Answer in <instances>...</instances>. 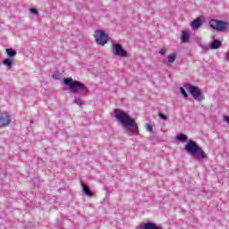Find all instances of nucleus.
Segmentation results:
<instances>
[{"label": "nucleus", "mask_w": 229, "mask_h": 229, "mask_svg": "<svg viewBox=\"0 0 229 229\" xmlns=\"http://www.w3.org/2000/svg\"><path fill=\"white\" fill-rule=\"evenodd\" d=\"M115 117L123 127L129 131V135H139V126L133 118L130 117L125 113H118L115 114Z\"/></svg>", "instance_id": "1"}, {"label": "nucleus", "mask_w": 229, "mask_h": 229, "mask_svg": "<svg viewBox=\"0 0 229 229\" xmlns=\"http://www.w3.org/2000/svg\"><path fill=\"white\" fill-rule=\"evenodd\" d=\"M184 149L187 151V153H189V155L196 158L198 162L207 160V154L203 148H201V147H199L198 143L192 140H189L188 143L184 147Z\"/></svg>", "instance_id": "2"}, {"label": "nucleus", "mask_w": 229, "mask_h": 229, "mask_svg": "<svg viewBox=\"0 0 229 229\" xmlns=\"http://www.w3.org/2000/svg\"><path fill=\"white\" fill-rule=\"evenodd\" d=\"M64 84L66 85V87H69L74 94H78V92L81 94V96L89 94V89L85 84L78 81H73L71 77L64 79Z\"/></svg>", "instance_id": "3"}, {"label": "nucleus", "mask_w": 229, "mask_h": 229, "mask_svg": "<svg viewBox=\"0 0 229 229\" xmlns=\"http://www.w3.org/2000/svg\"><path fill=\"white\" fill-rule=\"evenodd\" d=\"M184 89L190 92L195 101H202L203 95L201 94V89L191 84H184Z\"/></svg>", "instance_id": "4"}, {"label": "nucleus", "mask_w": 229, "mask_h": 229, "mask_svg": "<svg viewBox=\"0 0 229 229\" xmlns=\"http://www.w3.org/2000/svg\"><path fill=\"white\" fill-rule=\"evenodd\" d=\"M209 25L213 30L216 31H226L229 27V23L221 20H211Z\"/></svg>", "instance_id": "5"}, {"label": "nucleus", "mask_w": 229, "mask_h": 229, "mask_svg": "<svg viewBox=\"0 0 229 229\" xmlns=\"http://www.w3.org/2000/svg\"><path fill=\"white\" fill-rule=\"evenodd\" d=\"M112 53L114 56H121L122 58H128V52L123 48L121 44H113Z\"/></svg>", "instance_id": "6"}, {"label": "nucleus", "mask_w": 229, "mask_h": 229, "mask_svg": "<svg viewBox=\"0 0 229 229\" xmlns=\"http://www.w3.org/2000/svg\"><path fill=\"white\" fill-rule=\"evenodd\" d=\"M94 37L99 46H105L108 42V36L103 30H96Z\"/></svg>", "instance_id": "7"}, {"label": "nucleus", "mask_w": 229, "mask_h": 229, "mask_svg": "<svg viewBox=\"0 0 229 229\" xmlns=\"http://www.w3.org/2000/svg\"><path fill=\"white\" fill-rule=\"evenodd\" d=\"M12 123V117L8 113H0V128H4L10 125Z\"/></svg>", "instance_id": "8"}, {"label": "nucleus", "mask_w": 229, "mask_h": 229, "mask_svg": "<svg viewBox=\"0 0 229 229\" xmlns=\"http://www.w3.org/2000/svg\"><path fill=\"white\" fill-rule=\"evenodd\" d=\"M203 26V20L201 18H197L193 20L191 23L192 30H198V28Z\"/></svg>", "instance_id": "9"}, {"label": "nucleus", "mask_w": 229, "mask_h": 229, "mask_svg": "<svg viewBox=\"0 0 229 229\" xmlns=\"http://www.w3.org/2000/svg\"><path fill=\"white\" fill-rule=\"evenodd\" d=\"M140 229H163L161 226L157 225L155 223H146L140 226Z\"/></svg>", "instance_id": "10"}, {"label": "nucleus", "mask_w": 229, "mask_h": 229, "mask_svg": "<svg viewBox=\"0 0 229 229\" xmlns=\"http://www.w3.org/2000/svg\"><path fill=\"white\" fill-rule=\"evenodd\" d=\"M81 187H82V191H83L84 194H86V196H94V193L90 191V189L89 188V186H87V184L82 183Z\"/></svg>", "instance_id": "11"}, {"label": "nucleus", "mask_w": 229, "mask_h": 229, "mask_svg": "<svg viewBox=\"0 0 229 229\" xmlns=\"http://www.w3.org/2000/svg\"><path fill=\"white\" fill-rule=\"evenodd\" d=\"M191 38V35L187 31H182L181 40L182 44H186V42H189V39Z\"/></svg>", "instance_id": "12"}, {"label": "nucleus", "mask_w": 229, "mask_h": 229, "mask_svg": "<svg viewBox=\"0 0 229 229\" xmlns=\"http://www.w3.org/2000/svg\"><path fill=\"white\" fill-rule=\"evenodd\" d=\"M5 53L9 56V58H13L17 56V51H15V49L13 48H6Z\"/></svg>", "instance_id": "13"}, {"label": "nucleus", "mask_w": 229, "mask_h": 229, "mask_svg": "<svg viewBox=\"0 0 229 229\" xmlns=\"http://www.w3.org/2000/svg\"><path fill=\"white\" fill-rule=\"evenodd\" d=\"M219 47H221V41L215 39L213 40V42L210 45V48L211 49H219Z\"/></svg>", "instance_id": "14"}, {"label": "nucleus", "mask_w": 229, "mask_h": 229, "mask_svg": "<svg viewBox=\"0 0 229 229\" xmlns=\"http://www.w3.org/2000/svg\"><path fill=\"white\" fill-rule=\"evenodd\" d=\"M176 140L179 142H187V135L181 133L176 136Z\"/></svg>", "instance_id": "15"}, {"label": "nucleus", "mask_w": 229, "mask_h": 229, "mask_svg": "<svg viewBox=\"0 0 229 229\" xmlns=\"http://www.w3.org/2000/svg\"><path fill=\"white\" fill-rule=\"evenodd\" d=\"M3 64L6 67H12V65L13 64V60L11 58H6L3 61Z\"/></svg>", "instance_id": "16"}, {"label": "nucleus", "mask_w": 229, "mask_h": 229, "mask_svg": "<svg viewBox=\"0 0 229 229\" xmlns=\"http://www.w3.org/2000/svg\"><path fill=\"white\" fill-rule=\"evenodd\" d=\"M176 60V54H170L168 55V63L174 64V62Z\"/></svg>", "instance_id": "17"}, {"label": "nucleus", "mask_w": 229, "mask_h": 229, "mask_svg": "<svg viewBox=\"0 0 229 229\" xmlns=\"http://www.w3.org/2000/svg\"><path fill=\"white\" fill-rule=\"evenodd\" d=\"M54 80H62V73L59 71H55L53 74Z\"/></svg>", "instance_id": "18"}, {"label": "nucleus", "mask_w": 229, "mask_h": 229, "mask_svg": "<svg viewBox=\"0 0 229 229\" xmlns=\"http://www.w3.org/2000/svg\"><path fill=\"white\" fill-rule=\"evenodd\" d=\"M73 103H75V105H78L79 106H81V105H84L83 99H81V98H75V99L73 100Z\"/></svg>", "instance_id": "19"}, {"label": "nucleus", "mask_w": 229, "mask_h": 229, "mask_svg": "<svg viewBox=\"0 0 229 229\" xmlns=\"http://www.w3.org/2000/svg\"><path fill=\"white\" fill-rule=\"evenodd\" d=\"M185 90H187V89H185L184 86L180 88V92H181L182 96H183V98H189V95L187 94V91H185Z\"/></svg>", "instance_id": "20"}, {"label": "nucleus", "mask_w": 229, "mask_h": 229, "mask_svg": "<svg viewBox=\"0 0 229 229\" xmlns=\"http://www.w3.org/2000/svg\"><path fill=\"white\" fill-rule=\"evenodd\" d=\"M30 13H32L33 15H38V10H37L36 8H30Z\"/></svg>", "instance_id": "21"}, {"label": "nucleus", "mask_w": 229, "mask_h": 229, "mask_svg": "<svg viewBox=\"0 0 229 229\" xmlns=\"http://www.w3.org/2000/svg\"><path fill=\"white\" fill-rule=\"evenodd\" d=\"M158 117L162 119V121H167V116L162 113L158 114Z\"/></svg>", "instance_id": "22"}, {"label": "nucleus", "mask_w": 229, "mask_h": 229, "mask_svg": "<svg viewBox=\"0 0 229 229\" xmlns=\"http://www.w3.org/2000/svg\"><path fill=\"white\" fill-rule=\"evenodd\" d=\"M146 130L151 133V131H153V126L149 123H147Z\"/></svg>", "instance_id": "23"}, {"label": "nucleus", "mask_w": 229, "mask_h": 229, "mask_svg": "<svg viewBox=\"0 0 229 229\" xmlns=\"http://www.w3.org/2000/svg\"><path fill=\"white\" fill-rule=\"evenodd\" d=\"M165 53H167V49H161L159 51V54L162 55H165Z\"/></svg>", "instance_id": "24"}, {"label": "nucleus", "mask_w": 229, "mask_h": 229, "mask_svg": "<svg viewBox=\"0 0 229 229\" xmlns=\"http://www.w3.org/2000/svg\"><path fill=\"white\" fill-rule=\"evenodd\" d=\"M224 121H225V123H227L229 124V116H225L224 118Z\"/></svg>", "instance_id": "25"}]
</instances>
